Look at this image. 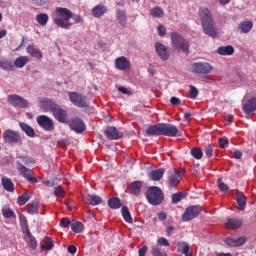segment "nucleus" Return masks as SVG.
I'll return each mask as SVG.
<instances>
[{"label":"nucleus","mask_w":256,"mask_h":256,"mask_svg":"<svg viewBox=\"0 0 256 256\" xmlns=\"http://www.w3.org/2000/svg\"><path fill=\"white\" fill-rule=\"evenodd\" d=\"M83 223L77 221V222H74L71 224V230L74 232V233H82L83 232Z\"/></svg>","instance_id":"nucleus-45"},{"label":"nucleus","mask_w":256,"mask_h":256,"mask_svg":"<svg viewBox=\"0 0 256 256\" xmlns=\"http://www.w3.org/2000/svg\"><path fill=\"white\" fill-rule=\"evenodd\" d=\"M71 225V221L68 220V218H62L60 221V226H62L64 229H67Z\"/></svg>","instance_id":"nucleus-57"},{"label":"nucleus","mask_w":256,"mask_h":256,"mask_svg":"<svg viewBox=\"0 0 256 256\" xmlns=\"http://www.w3.org/2000/svg\"><path fill=\"white\" fill-rule=\"evenodd\" d=\"M68 253H70L71 255H75L77 253V247L73 245L68 246Z\"/></svg>","instance_id":"nucleus-61"},{"label":"nucleus","mask_w":256,"mask_h":256,"mask_svg":"<svg viewBox=\"0 0 256 256\" xmlns=\"http://www.w3.org/2000/svg\"><path fill=\"white\" fill-rule=\"evenodd\" d=\"M191 71L194 75H209L213 71V66L208 62H195Z\"/></svg>","instance_id":"nucleus-8"},{"label":"nucleus","mask_w":256,"mask_h":256,"mask_svg":"<svg viewBox=\"0 0 256 256\" xmlns=\"http://www.w3.org/2000/svg\"><path fill=\"white\" fill-rule=\"evenodd\" d=\"M73 19L75 23H83V18L79 15H73V12L69 8L57 7L52 14V21L54 25L60 27V29H69L73 26L69 20Z\"/></svg>","instance_id":"nucleus-1"},{"label":"nucleus","mask_w":256,"mask_h":256,"mask_svg":"<svg viewBox=\"0 0 256 256\" xmlns=\"http://www.w3.org/2000/svg\"><path fill=\"white\" fill-rule=\"evenodd\" d=\"M53 247H55V244H53V241L51 240V238L46 237L44 239L43 244L41 245V249H43L44 251H51Z\"/></svg>","instance_id":"nucleus-42"},{"label":"nucleus","mask_w":256,"mask_h":256,"mask_svg":"<svg viewBox=\"0 0 256 256\" xmlns=\"http://www.w3.org/2000/svg\"><path fill=\"white\" fill-rule=\"evenodd\" d=\"M158 219L159 221H165V219H167V214L165 212H160L158 214Z\"/></svg>","instance_id":"nucleus-64"},{"label":"nucleus","mask_w":256,"mask_h":256,"mask_svg":"<svg viewBox=\"0 0 256 256\" xmlns=\"http://www.w3.org/2000/svg\"><path fill=\"white\" fill-rule=\"evenodd\" d=\"M2 187L7 191L8 193H13L15 191V184L13 183V180L11 178L2 177L1 179Z\"/></svg>","instance_id":"nucleus-25"},{"label":"nucleus","mask_w":256,"mask_h":256,"mask_svg":"<svg viewBox=\"0 0 256 256\" xmlns=\"http://www.w3.org/2000/svg\"><path fill=\"white\" fill-rule=\"evenodd\" d=\"M19 127L28 137H35V129L25 122H20Z\"/></svg>","instance_id":"nucleus-31"},{"label":"nucleus","mask_w":256,"mask_h":256,"mask_svg":"<svg viewBox=\"0 0 256 256\" xmlns=\"http://www.w3.org/2000/svg\"><path fill=\"white\" fill-rule=\"evenodd\" d=\"M145 197L150 205L157 207V205H161L163 201H165V194L163 190L157 186H150L147 188Z\"/></svg>","instance_id":"nucleus-4"},{"label":"nucleus","mask_w":256,"mask_h":256,"mask_svg":"<svg viewBox=\"0 0 256 256\" xmlns=\"http://www.w3.org/2000/svg\"><path fill=\"white\" fill-rule=\"evenodd\" d=\"M217 183H218V188L222 193H227V191H229V186L225 184V182H223L222 179H218Z\"/></svg>","instance_id":"nucleus-50"},{"label":"nucleus","mask_w":256,"mask_h":256,"mask_svg":"<svg viewBox=\"0 0 256 256\" xmlns=\"http://www.w3.org/2000/svg\"><path fill=\"white\" fill-rule=\"evenodd\" d=\"M163 175H165V169L160 168L150 172L149 177L152 181H161V179H163Z\"/></svg>","instance_id":"nucleus-30"},{"label":"nucleus","mask_w":256,"mask_h":256,"mask_svg":"<svg viewBox=\"0 0 256 256\" xmlns=\"http://www.w3.org/2000/svg\"><path fill=\"white\" fill-rule=\"evenodd\" d=\"M7 102L12 107H15L16 109H25L28 107L29 102L27 99L17 95V94H10L7 96Z\"/></svg>","instance_id":"nucleus-7"},{"label":"nucleus","mask_w":256,"mask_h":256,"mask_svg":"<svg viewBox=\"0 0 256 256\" xmlns=\"http://www.w3.org/2000/svg\"><path fill=\"white\" fill-rule=\"evenodd\" d=\"M36 121L44 131H53L55 129V124L49 116L40 115L36 118Z\"/></svg>","instance_id":"nucleus-9"},{"label":"nucleus","mask_w":256,"mask_h":256,"mask_svg":"<svg viewBox=\"0 0 256 256\" xmlns=\"http://www.w3.org/2000/svg\"><path fill=\"white\" fill-rule=\"evenodd\" d=\"M29 61V57L27 56H20L18 58L15 59L14 61V65L18 68V69H23V67H25V64Z\"/></svg>","instance_id":"nucleus-37"},{"label":"nucleus","mask_w":256,"mask_h":256,"mask_svg":"<svg viewBox=\"0 0 256 256\" xmlns=\"http://www.w3.org/2000/svg\"><path fill=\"white\" fill-rule=\"evenodd\" d=\"M121 214L126 223H133V217H131V212H129V208L127 206L122 207Z\"/></svg>","instance_id":"nucleus-36"},{"label":"nucleus","mask_w":256,"mask_h":256,"mask_svg":"<svg viewBox=\"0 0 256 256\" xmlns=\"http://www.w3.org/2000/svg\"><path fill=\"white\" fill-rule=\"evenodd\" d=\"M178 252L185 256H193V250H191V246L187 242L178 243Z\"/></svg>","instance_id":"nucleus-26"},{"label":"nucleus","mask_w":256,"mask_h":256,"mask_svg":"<svg viewBox=\"0 0 256 256\" xmlns=\"http://www.w3.org/2000/svg\"><path fill=\"white\" fill-rule=\"evenodd\" d=\"M54 195L56 197H65V190H63L61 187H56L54 189Z\"/></svg>","instance_id":"nucleus-53"},{"label":"nucleus","mask_w":256,"mask_h":256,"mask_svg":"<svg viewBox=\"0 0 256 256\" xmlns=\"http://www.w3.org/2000/svg\"><path fill=\"white\" fill-rule=\"evenodd\" d=\"M107 13V6L104 5H97L92 9V15L93 17H96V19H99V17H103Z\"/></svg>","instance_id":"nucleus-29"},{"label":"nucleus","mask_w":256,"mask_h":256,"mask_svg":"<svg viewBox=\"0 0 256 256\" xmlns=\"http://www.w3.org/2000/svg\"><path fill=\"white\" fill-rule=\"evenodd\" d=\"M236 247H241V245H245L247 243L246 237H240L238 239H235Z\"/></svg>","instance_id":"nucleus-56"},{"label":"nucleus","mask_w":256,"mask_h":256,"mask_svg":"<svg viewBox=\"0 0 256 256\" xmlns=\"http://www.w3.org/2000/svg\"><path fill=\"white\" fill-rule=\"evenodd\" d=\"M104 135L110 139L111 141H117V139H121L123 137V135L120 133L119 130H117L116 127L112 126V127H108L105 131H104Z\"/></svg>","instance_id":"nucleus-17"},{"label":"nucleus","mask_w":256,"mask_h":256,"mask_svg":"<svg viewBox=\"0 0 256 256\" xmlns=\"http://www.w3.org/2000/svg\"><path fill=\"white\" fill-rule=\"evenodd\" d=\"M68 97L70 102L75 107H79L83 109V107H88L89 101L87 100V96L79 93V92H68Z\"/></svg>","instance_id":"nucleus-6"},{"label":"nucleus","mask_w":256,"mask_h":256,"mask_svg":"<svg viewBox=\"0 0 256 256\" xmlns=\"http://www.w3.org/2000/svg\"><path fill=\"white\" fill-rule=\"evenodd\" d=\"M236 201L239 205V207H245L247 205V197H245V194L241 191H237L236 194Z\"/></svg>","instance_id":"nucleus-38"},{"label":"nucleus","mask_w":256,"mask_h":256,"mask_svg":"<svg viewBox=\"0 0 256 256\" xmlns=\"http://www.w3.org/2000/svg\"><path fill=\"white\" fill-rule=\"evenodd\" d=\"M3 139L5 143H17L18 141H21V135L19 132L8 129L4 132Z\"/></svg>","instance_id":"nucleus-13"},{"label":"nucleus","mask_w":256,"mask_h":256,"mask_svg":"<svg viewBox=\"0 0 256 256\" xmlns=\"http://www.w3.org/2000/svg\"><path fill=\"white\" fill-rule=\"evenodd\" d=\"M29 215H37L39 213V202H30L26 206Z\"/></svg>","instance_id":"nucleus-33"},{"label":"nucleus","mask_w":256,"mask_h":256,"mask_svg":"<svg viewBox=\"0 0 256 256\" xmlns=\"http://www.w3.org/2000/svg\"><path fill=\"white\" fill-rule=\"evenodd\" d=\"M83 201L86 203V205H92L93 207L103 203V199H101L100 196L91 194H88L86 197H84Z\"/></svg>","instance_id":"nucleus-21"},{"label":"nucleus","mask_w":256,"mask_h":256,"mask_svg":"<svg viewBox=\"0 0 256 256\" xmlns=\"http://www.w3.org/2000/svg\"><path fill=\"white\" fill-rule=\"evenodd\" d=\"M191 155L194 159H201L203 157V150L201 148H193L191 150Z\"/></svg>","instance_id":"nucleus-48"},{"label":"nucleus","mask_w":256,"mask_h":256,"mask_svg":"<svg viewBox=\"0 0 256 256\" xmlns=\"http://www.w3.org/2000/svg\"><path fill=\"white\" fill-rule=\"evenodd\" d=\"M199 17L202 25L209 21H213V16L211 15V12L205 7L200 8Z\"/></svg>","instance_id":"nucleus-22"},{"label":"nucleus","mask_w":256,"mask_h":256,"mask_svg":"<svg viewBox=\"0 0 256 256\" xmlns=\"http://www.w3.org/2000/svg\"><path fill=\"white\" fill-rule=\"evenodd\" d=\"M151 253L153 256H167V253L162 252L159 246H152Z\"/></svg>","instance_id":"nucleus-49"},{"label":"nucleus","mask_w":256,"mask_h":256,"mask_svg":"<svg viewBox=\"0 0 256 256\" xmlns=\"http://www.w3.org/2000/svg\"><path fill=\"white\" fill-rule=\"evenodd\" d=\"M52 113L55 119H57V121H59L60 123H65V121H67V110L62 109L58 105L54 109V111H52Z\"/></svg>","instance_id":"nucleus-19"},{"label":"nucleus","mask_w":256,"mask_h":256,"mask_svg":"<svg viewBox=\"0 0 256 256\" xmlns=\"http://www.w3.org/2000/svg\"><path fill=\"white\" fill-rule=\"evenodd\" d=\"M158 35L160 37H165V35H167V29L162 24H159L158 26Z\"/></svg>","instance_id":"nucleus-54"},{"label":"nucleus","mask_w":256,"mask_h":256,"mask_svg":"<svg viewBox=\"0 0 256 256\" xmlns=\"http://www.w3.org/2000/svg\"><path fill=\"white\" fill-rule=\"evenodd\" d=\"M20 160L16 161V168L21 177H23L28 183H39V180L37 179V176H35V172L31 170L30 168H27L25 165H31L33 161L29 157L26 156H20Z\"/></svg>","instance_id":"nucleus-3"},{"label":"nucleus","mask_w":256,"mask_h":256,"mask_svg":"<svg viewBox=\"0 0 256 256\" xmlns=\"http://www.w3.org/2000/svg\"><path fill=\"white\" fill-rule=\"evenodd\" d=\"M142 187H143V182L134 181L128 185L127 189L129 193H131V195H135L137 197L138 195H141Z\"/></svg>","instance_id":"nucleus-20"},{"label":"nucleus","mask_w":256,"mask_h":256,"mask_svg":"<svg viewBox=\"0 0 256 256\" xmlns=\"http://www.w3.org/2000/svg\"><path fill=\"white\" fill-rule=\"evenodd\" d=\"M243 110L246 112L248 115L251 113H255L256 111V98H250L244 105H243Z\"/></svg>","instance_id":"nucleus-24"},{"label":"nucleus","mask_w":256,"mask_h":256,"mask_svg":"<svg viewBox=\"0 0 256 256\" xmlns=\"http://www.w3.org/2000/svg\"><path fill=\"white\" fill-rule=\"evenodd\" d=\"M116 17L118 19V23L125 27L127 25V14L123 10H117L116 11Z\"/></svg>","instance_id":"nucleus-34"},{"label":"nucleus","mask_w":256,"mask_h":256,"mask_svg":"<svg viewBox=\"0 0 256 256\" xmlns=\"http://www.w3.org/2000/svg\"><path fill=\"white\" fill-rule=\"evenodd\" d=\"M218 55H222L224 57L231 56L235 53V48L232 45L228 46H220L217 49Z\"/></svg>","instance_id":"nucleus-27"},{"label":"nucleus","mask_w":256,"mask_h":256,"mask_svg":"<svg viewBox=\"0 0 256 256\" xmlns=\"http://www.w3.org/2000/svg\"><path fill=\"white\" fill-rule=\"evenodd\" d=\"M2 215L5 219H15L17 217L15 215V212L11 210L9 207L2 208Z\"/></svg>","instance_id":"nucleus-40"},{"label":"nucleus","mask_w":256,"mask_h":256,"mask_svg":"<svg viewBox=\"0 0 256 256\" xmlns=\"http://www.w3.org/2000/svg\"><path fill=\"white\" fill-rule=\"evenodd\" d=\"M242 225H243L242 219H233V218L228 219L225 224L227 229H241Z\"/></svg>","instance_id":"nucleus-28"},{"label":"nucleus","mask_w":256,"mask_h":256,"mask_svg":"<svg viewBox=\"0 0 256 256\" xmlns=\"http://www.w3.org/2000/svg\"><path fill=\"white\" fill-rule=\"evenodd\" d=\"M36 21L38 25L45 27L49 23V15L47 13H40L36 16Z\"/></svg>","instance_id":"nucleus-35"},{"label":"nucleus","mask_w":256,"mask_h":256,"mask_svg":"<svg viewBox=\"0 0 256 256\" xmlns=\"http://www.w3.org/2000/svg\"><path fill=\"white\" fill-rule=\"evenodd\" d=\"M0 67L4 71H13V64L9 61H0Z\"/></svg>","instance_id":"nucleus-47"},{"label":"nucleus","mask_w":256,"mask_h":256,"mask_svg":"<svg viewBox=\"0 0 256 256\" xmlns=\"http://www.w3.org/2000/svg\"><path fill=\"white\" fill-rule=\"evenodd\" d=\"M171 199H172L173 205H177V203H179L182 199H185V193L183 192L174 193L172 194Z\"/></svg>","instance_id":"nucleus-43"},{"label":"nucleus","mask_w":256,"mask_h":256,"mask_svg":"<svg viewBox=\"0 0 256 256\" xmlns=\"http://www.w3.org/2000/svg\"><path fill=\"white\" fill-rule=\"evenodd\" d=\"M115 67L118 69V71H127L131 69V62L127 57L120 56L115 59Z\"/></svg>","instance_id":"nucleus-14"},{"label":"nucleus","mask_w":256,"mask_h":256,"mask_svg":"<svg viewBox=\"0 0 256 256\" xmlns=\"http://www.w3.org/2000/svg\"><path fill=\"white\" fill-rule=\"evenodd\" d=\"M202 29L205 35H208L209 37H217V28L215 27V20H210L208 22H204L202 24Z\"/></svg>","instance_id":"nucleus-11"},{"label":"nucleus","mask_w":256,"mask_h":256,"mask_svg":"<svg viewBox=\"0 0 256 256\" xmlns=\"http://www.w3.org/2000/svg\"><path fill=\"white\" fill-rule=\"evenodd\" d=\"M172 47L176 49V51H181L186 55H189V41L185 39L182 35L177 32H172L170 34Z\"/></svg>","instance_id":"nucleus-5"},{"label":"nucleus","mask_w":256,"mask_h":256,"mask_svg":"<svg viewBox=\"0 0 256 256\" xmlns=\"http://www.w3.org/2000/svg\"><path fill=\"white\" fill-rule=\"evenodd\" d=\"M30 198L29 193L25 192L18 197L17 204L23 206L25 203H27V201H29Z\"/></svg>","instance_id":"nucleus-46"},{"label":"nucleus","mask_w":256,"mask_h":256,"mask_svg":"<svg viewBox=\"0 0 256 256\" xmlns=\"http://www.w3.org/2000/svg\"><path fill=\"white\" fill-rule=\"evenodd\" d=\"M150 15L152 17H155L156 19H161L163 15H165V12L163 11V8L161 7H154L152 10H150Z\"/></svg>","instance_id":"nucleus-39"},{"label":"nucleus","mask_w":256,"mask_h":256,"mask_svg":"<svg viewBox=\"0 0 256 256\" xmlns=\"http://www.w3.org/2000/svg\"><path fill=\"white\" fill-rule=\"evenodd\" d=\"M234 157L236 159H241L243 157V152H241V150H235L234 151Z\"/></svg>","instance_id":"nucleus-63"},{"label":"nucleus","mask_w":256,"mask_h":256,"mask_svg":"<svg viewBox=\"0 0 256 256\" xmlns=\"http://www.w3.org/2000/svg\"><path fill=\"white\" fill-rule=\"evenodd\" d=\"M170 103H171V105H181V99L173 96L170 99Z\"/></svg>","instance_id":"nucleus-60"},{"label":"nucleus","mask_w":256,"mask_h":256,"mask_svg":"<svg viewBox=\"0 0 256 256\" xmlns=\"http://www.w3.org/2000/svg\"><path fill=\"white\" fill-rule=\"evenodd\" d=\"M226 245H229L230 247H236L235 239L233 238H226L225 239Z\"/></svg>","instance_id":"nucleus-59"},{"label":"nucleus","mask_w":256,"mask_h":256,"mask_svg":"<svg viewBox=\"0 0 256 256\" xmlns=\"http://www.w3.org/2000/svg\"><path fill=\"white\" fill-rule=\"evenodd\" d=\"M199 213H201V208H199V206H190L183 213L182 221L183 222L191 221V219H195V217H199Z\"/></svg>","instance_id":"nucleus-10"},{"label":"nucleus","mask_w":256,"mask_h":256,"mask_svg":"<svg viewBox=\"0 0 256 256\" xmlns=\"http://www.w3.org/2000/svg\"><path fill=\"white\" fill-rule=\"evenodd\" d=\"M199 95V90L193 85H190L189 97L190 99H197Z\"/></svg>","instance_id":"nucleus-51"},{"label":"nucleus","mask_w":256,"mask_h":256,"mask_svg":"<svg viewBox=\"0 0 256 256\" xmlns=\"http://www.w3.org/2000/svg\"><path fill=\"white\" fill-rule=\"evenodd\" d=\"M157 243L160 245V247H169V240L165 237H160L157 239Z\"/></svg>","instance_id":"nucleus-52"},{"label":"nucleus","mask_w":256,"mask_h":256,"mask_svg":"<svg viewBox=\"0 0 256 256\" xmlns=\"http://www.w3.org/2000/svg\"><path fill=\"white\" fill-rule=\"evenodd\" d=\"M185 174L184 170H176L174 174L169 176L170 187H177L181 183V177Z\"/></svg>","instance_id":"nucleus-18"},{"label":"nucleus","mask_w":256,"mask_h":256,"mask_svg":"<svg viewBox=\"0 0 256 256\" xmlns=\"http://www.w3.org/2000/svg\"><path fill=\"white\" fill-rule=\"evenodd\" d=\"M177 133H179L177 126L169 123L152 125L146 130V135H148V137H159L161 135L164 137H177Z\"/></svg>","instance_id":"nucleus-2"},{"label":"nucleus","mask_w":256,"mask_h":256,"mask_svg":"<svg viewBox=\"0 0 256 256\" xmlns=\"http://www.w3.org/2000/svg\"><path fill=\"white\" fill-rule=\"evenodd\" d=\"M27 53L31 55L32 57H35L36 59H41L43 57V53H41V50L39 48H35L33 45H29L26 48Z\"/></svg>","instance_id":"nucleus-32"},{"label":"nucleus","mask_w":256,"mask_h":256,"mask_svg":"<svg viewBox=\"0 0 256 256\" xmlns=\"http://www.w3.org/2000/svg\"><path fill=\"white\" fill-rule=\"evenodd\" d=\"M155 51L158 55V57H160V59H162V61H168L169 60V52H167V46L163 45L161 42H156L155 43Z\"/></svg>","instance_id":"nucleus-15"},{"label":"nucleus","mask_w":256,"mask_h":256,"mask_svg":"<svg viewBox=\"0 0 256 256\" xmlns=\"http://www.w3.org/2000/svg\"><path fill=\"white\" fill-rule=\"evenodd\" d=\"M218 143H219V146L221 147V149H225V147H227V145H229V140L227 138H219Z\"/></svg>","instance_id":"nucleus-55"},{"label":"nucleus","mask_w":256,"mask_h":256,"mask_svg":"<svg viewBox=\"0 0 256 256\" xmlns=\"http://www.w3.org/2000/svg\"><path fill=\"white\" fill-rule=\"evenodd\" d=\"M39 106L41 109H44L45 111H51L53 113L57 107V103L53 101V99L43 98L40 100Z\"/></svg>","instance_id":"nucleus-16"},{"label":"nucleus","mask_w":256,"mask_h":256,"mask_svg":"<svg viewBox=\"0 0 256 256\" xmlns=\"http://www.w3.org/2000/svg\"><path fill=\"white\" fill-rule=\"evenodd\" d=\"M108 206L110 209H119L121 207V199L114 197L108 200Z\"/></svg>","instance_id":"nucleus-41"},{"label":"nucleus","mask_w":256,"mask_h":256,"mask_svg":"<svg viewBox=\"0 0 256 256\" xmlns=\"http://www.w3.org/2000/svg\"><path fill=\"white\" fill-rule=\"evenodd\" d=\"M69 127L75 133H83L85 131V122L81 118H73L69 121Z\"/></svg>","instance_id":"nucleus-12"},{"label":"nucleus","mask_w":256,"mask_h":256,"mask_svg":"<svg viewBox=\"0 0 256 256\" xmlns=\"http://www.w3.org/2000/svg\"><path fill=\"white\" fill-rule=\"evenodd\" d=\"M139 256H145L147 254V246H143L141 249L138 251Z\"/></svg>","instance_id":"nucleus-62"},{"label":"nucleus","mask_w":256,"mask_h":256,"mask_svg":"<svg viewBox=\"0 0 256 256\" xmlns=\"http://www.w3.org/2000/svg\"><path fill=\"white\" fill-rule=\"evenodd\" d=\"M253 29V23L251 21H242L239 23L236 31L241 34H247Z\"/></svg>","instance_id":"nucleus-23"},{"label":"nucleus","mask_w":256,"mask_h":256,"mask_svg":"<svg viewBox=\"0 0 256 256\" xmlns=\"http://www.w3.org/2000/svg\"><path fill=\"white\" fill-rule=\"evenodd\" d=\"M204 153L208 159H211V157H213V153H215V146L212 144H207L204 147Z\"/></svg>","instance_id":"nucleus-44"},{"label":"nucleus","mask_w":256,"mask_h":256,"mask_svg":"<svg viewBox=\"0 0 256 256\" xmlns=\"http://www.w3.org/2000/svg\"><path fill=\"white\" fill-rule=\"evenodd\" d=\"M29 243H30V247L32 249H37V240L35 239V237L30 236L29 237Z\"/></svg>","instance_id":"nucleus-58"}]
</instances>
